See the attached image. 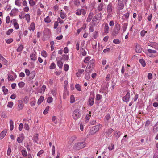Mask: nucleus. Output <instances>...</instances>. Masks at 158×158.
Segmentation results:
<instances>
[{
  "label": "nucleus",
  "mask_w": 158,
  "mask_h": 158,
  "mask_svg": "<svg viewBox=\"0 0 158 158\" xmlns=\"http://www.w3.org/2000/svg\"><path fill=\"white\" fill-rule=\"evenodd\" d=\"M94 101V99L93 98L91 97H89L88 99V104L91 106L93 105Z\"/></svg>",
  "instance_id": "obj_14"
},
{
  "label": "nucleus",
  "mask_w": 158,
  "mask_h": 158,
  "mask_svg": "<svg viewBox=\"0 0 158 158\" xmlns=\"http://www.w3.org/2000/svg\"><path fill=\"white\" fill-rule=\"evenodd\" d=\"M25 85V83L23 82H19L18 84V85L19 87L20 88H22Z\"/></svg>",
  "instance_id": "obj_46"
},
{
  "label": "nucleus",
  "mask_w": 158,
  "mask_h": 158,
  "mask_svg": "<svg viewBox=\"0 0 158 158\" xmlns=\"http://www.w3.org/2000/svg\"><path fill=\"white\" fill-rule=\"evenodd\" d=\"M75 98L73 95H72L70 96V102L73 103L74 102Z\"/></svg>",
  "instance_id": "obj_42"
},
{
  "label": "nucleus",
  "mask_w": 158,
  "mask_h": 158,
  "mask_svg": "<svg viewBox=\"0 0 158 158\" xmlns=\"http://www.w3.org/2000/svg\"><path fill=\"white\" fill-rule=\"evenodd\" d=\"M23 48V45H20L18 47V48L17 51V52H20L22 51Z\"/></svg>",
  "instance_id": "obj_47"
},
{
  "label": "nucleus",
  "mask_w": 158,
  "mask_h": 158,
  "mask_svg": "<svg viewBox=\"0 0 158 158\" xmlns=\"http://www.w3.org/2000/svg\"><path fill=\"white\" fill-rule=\"evenodd\" d=\"M112 5L111 3H110L107 6V12L109 14H110L112 11Z\"/></svg>",
  "instance_id": "obj_17"
},
{
  "label": "nucleus",
  "mask_w": 158,
  "mask_h": 158,
  "mask_svg": "<svg viewBox=\"0 0 158 158\" xmlns=\"http://www.w3.org/2000/svg\"><path fill=\"white\" fill-rule=\"evenodd\" d=\"M121 42V41L118 39H114L113 40V43L116 44H119Z\"/></svg>",
  "instance_id": "obj_54"
},
{
  "label": "nucleus",
  "mask_w": 158,
  "mask_h": 158,
  "mask_svg": "<svg viewBox=\"0 0 158 158\" xmlns=\"http://www.w3.org/2000/svg\"><path fill=\"white\" fill-rule=\"evenodd\" d=\"M63 58L64 60H67L69 59V56L68 55L64 54L62 55Z\"/></svg>",
  "instance_id": "obj_62"
},
{
  "label": "nucleus",
  "mask_w": 158,
  "mask_h": 158,
  "mask_svg": "<svg viewBox=\"0 0 158 158\" xmlns=\"http://www.w3.org/2000/svg\"><path fill=\"white\" fill-rule=\"evenodd\" d=\"M118 9L119 10H122L123 8L124 5L123 3V0H118Z\"/></svg>",
  "instance_id": "obj_10"
},
{
  "label": "nucleus",
  "mask_w": 158,
  "mask_h": 158,
  "mask_svg": "<svg viewBox=\"0 0 158 158\" xmlns=\"http://www.w3.org/2000/svg\"><path fill=\"white\" fill-rule=\"evenodd\" d=\"M18 102L19 104L18 106V109L19 110H20L23 108L24 106L23 102L21 100H19Z\"/></svg>",
  "instance_id": "obj_11"
},
{
  "label": "nucleus",
  "mask_w": 158,
  "mask_h": 158,
  "mask_svg": "<svg viewBox=\"0 0 158 158\" xmlns=\"http://www.w3.org/2000/svg\"><path fill=\"white\" fill-rule=\"evenodd\" d=\"M7 133V130H4L2 131L0 134V139H2L5 136Z\"/></svg>",
  "instance_id": "obj_20"
},
{
  "label": "nucleus",
  "mask_w": 158,
  "mask_h": 158,
  "mask_svg": "<svg viewBox=\"0 0 158 158\" xmlns=\"http://www.w3.org/2000/svg\"><path fill=\"white\" fill-rule=\"evenodd\" d=\"M120 27V24L117 23L115 24L112 32V35L114 37L116 36L119 33Z\"/></svg>",
  "instance_id": "obj_1"
},
{
  "label": "nucleus",
  "mask_w": 158,
  "mask_h": 158,
  "mask_svg": "<svg viewBox=\"0 0 158 158\" xmlns=\"http://www.w3.org/2000/svg\"><path fill=\"white\" fill-rule=\"evenodd\" d=\"M35 29V24L34 22H32L30 24L29 29L30 31H34Z\"/></svg>",
  "instance_id": "obj_25"
},
{
  "label": "nucleus",
  "mask_w": 158,
  "mask_h": 158,
  "mask_svg": "<svg viewBox=\"0 0 158 158\" xmlns=\"http://www.w3.org/2000/svg\"><path fill=\"white\" fill-rule=\"evenodd\" d=\"M31 79H33L35 75V71H32L31 74Z\"/></svg>",
  "instance_id": "obj_55"
},
{
  "label": "nucleus",
  "mask_w": 158,
  "mask_h": 158,
  "mask_svg": "<svg viewBox=\"0 0 158 158\" xmlns=\"http://www.w3.org/2000/svg\"><path fill=\"white\" fill-rule=\"evenodd\" d=\"M21 152L23 157H26L27 156V152L24 148L21 151Z\"/></svg>",
  "instance_id": "obj_26"
},
{
  "label": "nucleus",
  "mask_w": 158,
  "mask_h": 158,
  "mask_svg": "<svg viewBox=\"0 0 158 158\" xmlns=\"http://www.w3.org/2000/svg\"><path fill=\"white\" fill-rule=\"evenodd\" d=\"M95 60L94 59H92L89 62L88 64L94 67Z\"/></svg>",
  "instance_id": "obj_35"
},
{
  "label": "nucleus",
  "mask_w": 158,
  "mask_h": 158,
  "mask_svg": "<svg viewBox=\"0 0 158 158\" xmlns=\"http://www.w3.org/2000/svg\"><path fill=\"white\" fill-rule=\"evenodd\" d=\"M129 17V13L127 12L125 14H124L123 16L122 17V19L123 20L127 19H128Z\"/></svg>",
  "instance_id": "obj_18"
},
{
  "label": "nucleus",
  "mask_w": 158,
  "mask_h": 158,
  "mask_svg": "<svg viewBox=\"0 0 158 158\" xmlns=\"http://www.w3.org/2000/svg\"><path fill=\"white\" fill-rule=\"evenodd\" d=\"M152 47L158 50V44L156 42H152Z\"/></svg>",
  "instance_id": "obj_28"
},
{
  "label": "nucleus",
  "mask_w": 158,
  "mask_h": 158,
  "mask_svg": "<svg viewBox=\"0 0 158 158\" xmlns=\"http://www.w3.org/2000/svg\"><path fill=\"white\" fill-rule=\"evenodd\" d=\"M74 4L75 6L78 7L80 5V2L78 0H75L74 1Z\"/></svg>",
  "instance_id": "obj_37"
},
{
  "label": "nucleus",
  "mask_w": 158,
  "mask_h": 158,
  "mask_svg": "<svg viewBox=\"0 0 158 158\" xmlns=\"http://www.w3.org/2000/svg\"><path fill=\"white\" fill-rule=\"evenodd\" d=\"M85 78L87 80H89L90 79V76L89 73H86L85 76Z\"/></svg>",
  "instance_id": "obj_41"
},
{
  "label": "nucleus",
  "mask_w": 158,
  "mask_h": 158,
  "mask_svg": "<svg viewBox=\"0 0 158 158\" xmlns=\"http://www.w3.org/2000/svg\"><path fill=\"white\" fill-rule=\"evenodd\" d=\"M13 76L12 75L10 74L8 75L7 77L8 80L11 81H14V79L13 78Z\"/></svg>",
  "instance_id": "obj_40"
},
{
  "label": "nucleus",
  "mask_w": 158,
  "mask_h": 158,
  "mask_svg": "<svg viewBox=\"0 0 158 158\" xmlns=\"http://www.w3.org/2000/svg\"><path fill=\"white\" fill-rule=\"evenodd\" d=\"M135 50L136 52L138 53H140L142 52L141 46L138 44H136Z\"/></svg>",
  "instance_id": "obj_12"
},
{
  "label": "nucleus",
  "mask_w": 158,
  "mask_h": 158,
  "mask_svg": "<svg viewBox=\"0 0 158 158\" xmlns=\"http://www.w3.org/2000/svg\"><path fill=\"white\" fill-rule=\"evenodd\" d=\"M147 51L148 52L147 54H152V53H156L157 51L154 50H152L151 49H148L147 50Z\"/></svg>",
  "instance_id": "obj_30"
},
{
  "label": "nucleus",
  "mask_w": 158,
  "mask_h": 158,
  "mask_svg": "<svg viewBox=\"0 0 158 158\" xmlns=\"http://www.w3.org/2000/svg\"><path fill=\"white\" fill-rule=\"evenodd\" d=\"M93 14L92 12H90L89 14V15H88L86 19V21L87 22H90L92 19V18L93 17Z\"/></svg>",
  "instance_id": "obj_16"
},
{
  "label": "nucleus",
  "mask_w": 158,
  "mask_h": 158,
  "mask_svg": "<svg viewBox=\"0 0 158 158\" xmlns=\"http://www.w3.org/2000/svg\"><path fill=\"white\" fill-rule=\"evenodd\" d=\"M104 4L103 3H101L99 4L98 6L97 9L99 11H102L103 9Z\"/></svg>",
  "instance_id": "obj_19"
},
{
  "label": "nucleus",
  "mask_w": 158,
  "mask_h": 158,
  "mask_svg": "<svg viewBox=\"0 0 158 158\" xmlns=\"http://www.w3.org/2000/svg\"><path fill=\"white\" fill-rule=\"evenodd\" d=\"M75 87L76 89L78 91H80L81 90V86L79 84H76L75 85Z\"/></svg>",
  "instance_id": "obj_53"
},
{
  "label": "nucleus",
  "mask_w": 158,
  "mask_h": 158,
  "mask_svg": "<svg viewBox=\"0 0 158 158\" xmlns=\"http://www.w3.org/2000/svg\"><path fill=\"white\" fill-rule=\"evenodd\" d=\"M23 139V134H21L20 135V137L17 138V141L19 143H21L22 142Z\"/></svg>",
  "instance_id": "obj_15"
},
{
  "label": "nucleus",
  "mask_w": 158,
  "mask_h": 158,
  "mask_svg": "<svg viewBox=\"0 0 158 158\" xmlns=\"http://www.w3.org/2000/svg\"><path fill=\"white\" fill-rule=\"evenodd\" d=\"M130 98V94L129 91H127L126 95L122 98L123 101L124 102H127L129 101Z\"/></svg>",
  "instance_id": "obj_7"
},
{
  "label": "nucleus",
  "mask_w": 158,
  "mask_h": 158,
  "mask_svg": "<svg viewBox=\"0 0 158 158\" xmlns=\"http://www.w3.org/2000/svg\"><path fill=\"white\" fill-rule=\"evenodd\" d=\"M44 21L45 23H49L51 22V20L49 16H48L44 19Z\"/></svg>",
  "instance_id": "obj_33"
},
{
  "label": "nucleus",
  "mask_w": 158,
  "mask_h": 158,
  "mask_svg": "<svg viewBox=\"0 0 158 158\" xmlns=\"http://www.w3.org/2000/svg\"><path fill=\"white\" fill-rule=\"evenodd\" d=\"M18 12V10L17 9H14L12 10L11 12L10 13V16L14 15V14Z\"/></svg>",
  "instance_id": "obj_22"
},
{
  "label": "nucleus",
  "mask_w": 158,
  "mask_h": 158,
  "mask_svg": "<svg viewBox=\"0 0 158 158\" xmlns=\"http://www.w3.org/2000/svg\"><path fill=\"white\" fill-rule=\"evenodd\" d=\"M102 98V96L99 94H98L96 95V100H99Z\"/></svg>",
  "instance_id": "obj_44"
},
{
  "label": "nucleus",
  "mask_w": 158,
  "mask_h": 158,
  "mask_svg": "<svg viewBox=\"0 0 158 158\" xmlns=\"http://www.w3.org/2000/svg\"><path fill=\"white\" fill-rule=\"evenodd\" d=\"M49 107H50L49 106H47V107H46V108H45V109L43 112V114H44L45 115L47 114V113L48 112V111L49 110Z\"/></svg>",
  "instance_id": "obj_45"
},
{
  "label": "nucleus",
  "mask_w": 158,
  "mask_h": 158,
  "mask_svg": "<svg viewBox=\"0 0 158 158\" xmlns=\"http://www.w3.org/2000/svg\"><path fill=\"white\" fill-rule=\"evenodd\" d=\"M123 26H122V28L123 29V31L124 32L126 31L127 28V26H128L127 23H124L123 24Z\"/></svg>",
  "instance_id": "obj_27"
},
{
  "label": "nucleus",
  "mask_w": 158,
  "mask_h": 158,
  "mask_svg": "<svg viewBox=\"0 0 158 158\" xmlns=\"http://www.w3.org/2000/svg\"><path fill=\"white\" fill-rule=\"evenodd\" d=\"M29 2L31 6H33L35 5V2L33 0H29Z\"/></svg>",
  "instance_id": "obj_51"
},
{
  "label": "nucleus",
  "mask_w": 158,
  "mask_h": 158,
  "mask_svg": "<svg viewBox=\"0 0 158 158\" xmlns=\"http://www.w3.org/2000/svg\"><path fill=\"white\" fill-rule=\"evenodd\" d=\"M62 58L61 57H59L56 58V59L57 61V65L60 69H62L63 65V63L60 60Z\"/></svg>",
  "instance_id": "obj_8"
},
{
  "label": "nucleus",
  "mask_w": 158,
  "mask_h": 158,
  "mask_svg": "<svg viewBox=\"0 0 158 158\" xmlns=\"http://www.w3.org/2000/svg\"><path fill=\"white\" fill-rule=\"evenodd\" d=\"M91 57L89 56H88L86 57L84 60V62L85 63H87L91 59Z\"/></svg>",
  "instance_id": "obj_38"
},
{
  "label": "nucleus",
  "mask_w": 158,
  "mask_h": 158,
  "mask_svg": "<svg viewBox=\"0 0 158 158\" xmlns=\"http://www.w3.org/2000/svg\"><path fill=\"white\" fill-rule=\"evenodd\" d=\"M30 58L33 61L36 60L37 59V56L36 54L33 53H31L30 55Z\"/></svg>",
  "instance_id": "obj_21"
},
{
  "label": "nucleus",
  "mask_w": 158,
  "mask_h": 158,
  "mask_svg": "<svg viewBox=\"0 0 158 158\" xmlns=\"http://www.w3.org/2000/svg\"><path fill=\"white\" fill-rule=\"evenodd\" d=\"M13 105V102H8L7 105V107L10 108H12Z\"/></svg>",
  "instance_id": "obj_59"
},
{
  "label": "nucleus",
  "mask_w": 158,
  "mask_h": 158,
  "mask_svg": "<svg viewBox=\"0 0 158 158\" xmlns=\"http://www.w3.org/2000/svg\"><path fill=\"white\" fill-rule=\"evenodd\" d=\"M13 24L15 28L16 29H19V26L16 22V19H14Z\"/></svg>",
  "instance_id": "obj_24"
},
{
  "label": "nucleus",
  "mask_w": 158,
  "mask_h": 158,
  "mask_svg": "<svg viewBox=\"0 0 158 158\" xmlns=\"http://www.w3.org/2000/svg\"><path fill=\"white\" fill-rule=\"evenodd\" d=\"M147 33V31L144 30H142L140 32V35L142 37H144L145 34Z\"/></svg>",
  "instance_id": "obj_43"
},
{
  "label": "nucleus",
  "mask_w": 158,
  "mask_h": 158,
  "mask_svg": "<svg viewBox=\"0 0 158 158\" xmlns=\"http://www.w3.org/2000/svg\"><path fill=\"white\" fill-rule=\"evenodd\" d=\"M109 151H111L114 149V146L113 144H111L108 148Z\"/></svg>",
  "instance_id": "obj_56"
},
{
  "label": "nucleus",
  "mask_w": 158,
  "mask_h": 158,
  "mask_svg": "<svg viewBox=\"0 0 158 158\" xmlns=\"http://www.w3.org/2000/svg\"><path fill=\"white\" fill-rule=\"evenodd\" d=\"M102 14L101 13H98L96 15L97 17H98V18L99 20H100L102 19Z\"/></svg>",
  "instance_id": "obj_61"
},
{
  "label": "nucleus",
  "mask_w": 158,
  "mask_h": 158,
  "mask_svg": "<svg viewBox=\"0 0 158 158\" xmlns=\"http://www.w3.org/2000/svg\"><path fill=\"white\" fill-rule=\"evenodd\" d=\"M111 116L110 114H107L105 117L104 119L105 120H106L107 122L110 119Z\"/></svg>",
  "instance_id": "obj_39"
},
{
  "label": "nucleus",
  "mask_w": 158,
  "mask_h": 158,
  "mask_svg": "<svg viewBox=\"0 0 158 158\" xmlns=\"http://www.w3.org/2000/svg\"><path fill=\"white\" fill-rule=\"evenodd\" d=\"M81 114L79 109H75L73 113V118L75 120L78 119L81 116Z\"/></svg>",
  "instance_id": "obj_2"
},
{
  "label": "nucleus",
  "mask_w": 158,
  "mask_h": 158,
  "mask_svg": "<svg viewBox=\"0 0 158 158\" xmlns=\"http://www.w3.org/2000/svg\"><path fill=\"white\" fill-rule=\"evenodd\" d=\"M38 135L36 136H35L33 138V140L34 142H35L36 143H38V137L37 136Z\"/></svg>",
  "instance_id": "obj_48"
},
{
  "label": "nucleus",
  "mask_w": 158,
  "mask_h": 158,
  "mask_svg": "<svg viewBox=\"0 0 158 158\" xmlns=\"http://www.w3.org/2000/svg\"><path fill=\"white\" fill-rule=\"evenodd\" d=\"M2 89L4 93V95H6L8 94V90L7 88H6L4 86H3L2 88Z\"/></svg>",
  "instance_id": "obj_31"
},
{
  "label": "nucleus",
  "mask_w": 158,
  "mask_h": 158,
  "mask_svg": "<svg viewBox=\"0 0 158 158\" xmlns=\"http://www.w3.org/2000/svg\"><path fill=\"white\" fill-rule=\"evenodd\" d=\"M86 145V143L84 142H79L75 144L74 148L77 150H79L84 148Z\"/></svg>",
  "instance_id": "obj_4"
},
{
  "label": "nucleus",
  "mask_w": 158,
  "mask_h": 158,
  "mask_svg": "<svg viewBox=\"0 0 158 158\" xmlns=\"http://www.w3.org/2000/svg\"><path fill=\"white\" fill-rule=\"evenodd\" d=\"M14 123L12 120H10V129L11 131H12L14 128Z\"/></svg>",
  "instance_id": "obj_36"
},
{
  "label": "nucleus",
  "mask_w": 158,
  "mask_h": 158,
  "mask_svg": "<svg viewBox=\"0 0 158 158\" xmlns=\"http://www.w3.org/2000/svg\"><path fill=\"white\" fill-rule=\"evenodd\" d=\"M69 66L68 64H65L64 66V70L66 71H67L69 69Z\"/></svg>",
  "instance_id": "obj_63"
},
{
  "label": "nucleus",
  "mask_w": 158,
  "mask_h": 158,
  "mask_svg": "<svg viewBox=\"0 0 158 158\" xmlns=\"http://www.w3.org/2000/svg\"><path fill=\"white\" fill-rule=\"evenodd\" d=\"M51 34V31L49 29L47 28L44 30V36H49Z\"/></svg>",
  "instance_id": "obj_13"
},
{
  "label": "nucleus",
  "mask_w": 158,
  "mask_h": 158,
  "mask_svg": "<svg viewBox=\"0 0 158 158\" xmlns=\"http://www.w3.org/2000/svg\"><path fill=\"white\" fill-rule=\"evenodd\" d=\"M60 17L61 18L64 19L66 17V14L64 12H61L60 13Z\"/></svg>",
  "instance_id": "obj_52"
},
{
  "label": "nucleus",
  "mask_w": 158,
  "mask_h": 158,
  "mask_svg": "<svg viewBox=\"0 0 158 158\" xmlns=\"http://www.w3.org/2000/svg\"><path fill=\"white\" fill-rule=\"evenodd\" d=\"M122 134V133L118 130L115 131L114 132V136L116 140H118V139Z\"/></svg>",
  "instance_id": "obj_6"
},
{
  "label": "nucleus",
  "mask_w": 158,
  "mask_h": 158,
  "mask_svg": "<svg viewBox=\"0 0 158 158\" xmlns=\"http://www.w3.org/2000/svg\"><path fill=\"white\" fill-rule=\"evenodd\" d=\"M13 31V29H9L6 32V34L7 35H9L12 33Z\"/></svg>",
  "instance_id": "obj_60"
},
{
  "label": "nucleus",
  "mask_w": 158,
  "mask_h": 158,
  "mask_svg": "<svg viewBox=\"0 0 158 158\" xmlns=\"http://www.w3.org/2000/svg\"><path fill=\"white\" fill-rule=\"evenodd\" d=\"M75 13L78 16H80L81 14L83 15H85L86 13V12L84 9H77Z\"/></svg>",
  "instance_id": "obj_5"
},
{
  "label": "nucleus",
  "mask_w": 158,
  "mask_h": 158,
  "mask_svg": "<svg viewBox=\"0 0 158 158\" xmlns=\"http://www.w3.org/2000/svg\"><path fill=\"white\" fill-rule=\"evenodd\" d=\"M139 62L143 67H144L146 66V63L143 59H140L139 60Z\"/></svg>",
  "instance_id": "obj_29"
},
{
  "label": "nucleus",
  "mask_w": 158,
  "mask_h": 158,
  "mask_svg": "<svg viewBox=\"0 0 158 158\" xmlns=\"http://www.w3.org/2000/svg\"><path fill=\"white\" fill-rule=\"evenodd\" d=\"M53 98L51 97H48L47 99V102L48 103H50L52 102Z\"/></svg>",
  "instance_id": "obj_57"
},
{
  "label": "nucleus",
  "mask_w": 158,
  "mask_h": 158,
  "mask_svg": "<svg viewBox=\"0 0 158 158\" xmlns=\"http://www.w3.org/2000/svg\"><path fill=\"white\" fill-rule=\"evenodd\" d=\"M44 97L43 96H40L38 100L37 103L38 105L40 104L44 100Z\"/></svg>",
  "instance_id": "obj_32"
},
{
  "label": "nucleus",
  "mask_w": 158,
  "mask_h": 158,
  "mask_svg": "<svg viewBox=\"0 0 158 158\" xmlns=\"http://www.w3.org/2000/svg\"><path fill=\"white\" fill-rule=\"evenodd\" d=\"M41 55L44 57H46L47 56V54L45 51L43 50L41 52Z\"/></svg>",
  "instance_id": "obj_49"
},
{
  "label": "nucleus",
  "mask_w": 158,
  "mask_h": 158,
  "mask_svg": "<svg viewBox=\"0 0 158 158\" xmlns=\"http://www.w3.org/2000/svg\"><path fill=\"white\" fill-rule=\"evenodd\" d=\"M27 23H29L30 20V16L29 14H27L25 15Z\"/></svg>",
  "instance_id": "obj_34"
},
{
  "label": "nucleus",
  "mask_w": 158,
  "mask_h": 158,
  "mask_svg": "<svg viewBox=\"0 0 158 158\" xmlns=\"http://www.w3.org/2000/svg\"><path fill=\"white\" fill-rule=\"evenodd\" d=\"M101 124H99L96 125L93 127L90 130V131L89 132V134L90 135H93L96 132H98L100 127H101Z\"/></svg>",
  "instance_id": "obj_3"
},
{
  "label": "nucleus",
  "mask_w": 158,
  "mask_h": 158,
  "mask_svg": "<svg viewBox=\"0 0 158 158\" xmlns=\"http://www.w3.org/2000/svg\"><path fill=\"white\" fill-rule=\"evenodd\" d=\"M109 26L108 24L106 23L105 24L104 28V32L105 34H107L109 30Z\"/></svg>",
  "instance_id": "obj_23"
},
{
  "label": "nucleus",
  "mask_w": 158,
  "mask_h": 158,
  "mask_svg": "<svg viewBox=\"0 0 158 158\" xmlns=\"http://www.w3.org/2000/svg\"><path fill=\"white\" fill-rule=\"evenodd\" d=\"M113 130L112 128H109L106 131V137H110L111 136V134L113 131Z\"/></svg>",
  "instance_id": "obj_9"
},
{
  "label": "nucleus",
  "mask_w": 158,
  "mask_h": 158,
  "mask_svg": "<svg viewBox=\"0 0 158 158\" xmlns=\"http://www.w3.org/2000/svg\"><path fill=\"white\" fill-rule=\"evenodd\" d=\"M50 69H54L56 67V65L55 64L54 62L52 63L51 64V65H50Z\"/></svg>",
  "instance_id": "obj_50"
},
{
  "label": "nucleus",
  "mask_w": 158,
  "mask_h": 158,
  "mask_svg": "<svg viewBox=\"0 0 158 158\" xmlns=\"http://www.w3.org/2000/svg\"><path fill=\"white\" fill-rule=\"evenodd\" d=\"M11 149L10 148V145L8 146V149L7 152V155L8 156H10L11 153Z\"/></svg>",
  "instance_id": "obj_58"
},
{
  "label": "nucleus",
  "mask_w": 158,
  "mask_h": 158,
  "mask_svg": "<svg viewBox=\"0 0 158 158\" xmlns=\"http://www.w3.org/2000/svg\"><path fill=\"white\" fill-rule=\"evenodd\" d=\"M36 101L35 100H34L32 101L30 103V105L32 107L34 106L35 104Z\"/></svg>",
  "instance_id": "obj_64"
}]
</instances>
